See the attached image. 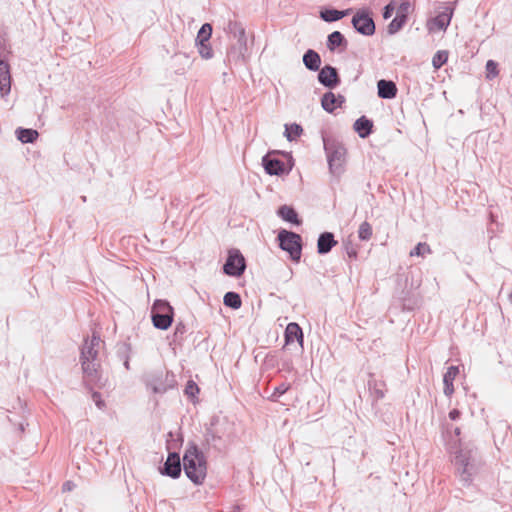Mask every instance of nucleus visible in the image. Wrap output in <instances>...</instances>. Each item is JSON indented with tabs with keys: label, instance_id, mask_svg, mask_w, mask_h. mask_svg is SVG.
<instances>
[{
	"label": "nucleus",
	"instance_id": "40",
	"mask_svg": "<svg viewBox=\"0 0 512 512\" xmlns=\"http://www.w3.org/2000/svg\"><path fill=\"white\" fill-rule=\"evenodd\" d=\"M199 392V388L197 384L193 381H188L186 387H185V393L189 397H194Z\"/></svg>",
	"mask_w": 512,
	"mask_h": 512
},
{
	"label": "nucleus",
	"instance_id": "17",
	"mask_svg": "<svg viewBox=\"0 0 512 512\" xmlns=\"http://www.w3.org/2000/svg\"><path fill=\"white\" fill-rule=\"evenodd\" d=\"M378 96L383 99H392L396 96L397 87L394 82L380 80L377 83Z\"/></svg>",
	"mask_w": 512,
	"mask_h": 512
},
{
	"label": "nucleus",
	"instance_id": "13",
	"mask_svg": "<svg viewBox=\"0 0 512 512\" xmlns=\"http://www.w3.org/2000/svg\"><path fill=\"white\" fill-rule=\"evenodd\" d=\"M318 80L326 87H335L338 83V74L336 69L331 66L323 67L318 74Z\"/></svg>",
	"mask_w": 512,
	"mask_h": 512
},
{
	"label": "nucleus",
	"instance_id": "42",
	"mask_svg": "<svg viewBox=\"0 0 512 512\" xmlns=\"http://www.w3.org/2000/svg\"><path fill=\"white\" fill-rule=\"evenodd\" d=\"M92 398H93V401L95 402V405L99 408V409H103L104 406H105V403L104 401L101 399V395L97 392L93 393L92 395Z\"/></svg>",
	"mask_w": 512,
	"mask_h": 512
},
{
	"label": "nucleus",
	"instance_id": "30",
	"mask_svg": "<svg viewBox=\"0 0 512 512\" xmlns=\"http://www.w3.org/2000/svg\"><path fill=\"white\" fill-rule=\"evenodd\" d=\"M223 302L226 306L231 307L233 309H239L242 304L239 294L235 292H227L224 295Z\"/></svg>",
	"mask_w": 512,
	"mask_h": 512
},
{
	"label": "nucleus",
	"instance_id": "38",
	"mask_svg": "<svg viewBox=\"0 0 512 512\" xmlns=\"http://www.w3.org/2000/svg\"><path fill=\"white\" fill-rule=\"evenodd\" d=\"M431 253V249L426 243H418L417 246L410 252V256H425Z\"/></svg>",
	"mask_w": 512,
	"mask_h": 512
},
{
	"label": "nucleus",
	"instance_id": "16",
	"mask_svg": "<svg viewBox=\"0 0 512 512\" xmlns=\"http://www.w3.org/2000/svg\"><path fill=\"white\" fill-rule=\"evenodd\" d=\"M192 61L186 53H177L173 57V67L175 73L183 75L191 67Z\"/></svg>",
	"mask_w": 512,
	"mask_h": 512
},
{
	"label": "nucleus",
	"instance_id": "39",
	"mask_svg": "<svg viewBox=\"0 0 512 512\" xmlns=\"http://www.w3.org/2000/svg\"><path fill=\"white\" fill-rule=\"evenodd\" d=\"M498 75L497 63L493 60H488L486 63V77L492 79Z\"/></svg>",
	"mask_w": 512,
	"mask_h": 512
},
{
	"label": "nucleus",
	"instance_id": "1",
	"mask_svg": "<svg viewBox=\"0 0 512 512\" xmlns=\"http://www.w3.org/2000/svg\"><path fill=\"white\" fill-rule=\"evenodd\" d=\"M182 463L189 480L196 485L203 484L207 475V458L197 445L193 443L187 445Z\"/></svg>",
	"mask_w": 512,
	"mask_h": 512
},
{
	"label": "nucleus",
	"instance_id": "33",
	"mask_svg": "<svg viewBox=\"0 0 512 512\" xmlns=\"http://www.w3.org/2000/svg\"><path fill=\"white\" fill-rule=\"evenodd\" d=\"M303 132V129L300 125L298 124H291V125H285V137L289 140V141H293L295 140L297 137H299Z\"/></svg>",
	"mask_w": 512,
	"mask_h": 512
},
{
	"label": "nucleus",
	"instance_id": "27",
	"mask_svg": "<svg viewBox=\"0 0 512 512\" xmlns=\"http://www.w3.org/2000/svg\"><path fill=\"white\" fill-rule=\"evenodd\" d=\"M211 35L212 26L209 23L203 24L197 33L195 44L209 43Z\"/></svg>",
	"mask_w": 512,
	"mask_h": 512
},
{
	"label": "nucleus",
	"instance_id": "12",
	"mask_svg": "<svg viewBox=\"0 0 512 512\" xmlns=\"http://www.w3.org/2000/svg\"><path fill=\"white\" fill-rule=\"evenodd\" d=\"M451 12H442L435 18L430 20L427 24V28L430 32L444 31L449 26L451 21Z\"/></svg>",
	"mask_w": 512,
	"mask_h": 512
},
{
	"label": "nucleus",
	"instance_id": "8",
	"mask_svg": "<svg viewBox=\"0 0 512 512\" xmlns=\"http://www.w3.org/2000/svg\"><path fill=\"white\" fill-rule=\"evenodd\" d=\"M352 24L354 28L363 35H372L375 31L372 18L364 12H357L353 16Z\"/></svg>",
	"mask_w": 512,
	"mask_h": 512
},
{
	"label": "nucleus",
	"instance_id": "43",
	"mask_svg": "<svg viewBox=\"0 0 512 512\" xmlns=\"http://www.w3.org/2000/svg\"><path fill=\"white\" fill-rule=\"evenodd\" d=\"M288 388L289 387L287 385L281 384V385H279L278 387L275 388V391H274L273 395L280 396V395L284 394L288 390Z\"/></svg>",
	"mask_w": 512,
	"mask_h": 512
},
{
	"label": "nucleus",
	"instance_id": "22",
	"mask_svg": "<svg viewBox=\"0 0 512 512\" xmlns=\"http://www.w3.org/2000/svg\"><path fill=\"white\" fill-rule=\"evenodd\" d=\"M173 321V314H152L153 325L161 330H167Z\"/></svg>",
	"mask_w": 512,
	"mask_h": 512
},
{
	"label": "nucleus",
	"instance_id": "11",
	"mask_svg": "<svg viewBox=\"0 0 512 512\" xmlns=\"http://www.w3.org/2000/svg\"><path fill=\"white\" fill-rule=\"evenodd\" d=\"M295 340L298 342L299 348L302 350L304 341L302 329L297 323L291 322L285 329V344L290 345Z\"/></svg>",
	"mask_w": 512,
	"mask_h": 512
},
{
	"label": "nucleus",
	"instance_id": "4",
	"mask_svg": "<svg viewBox=\"0 0 512 512\" xmlns=\"http://www.w3.org/2000/svg\"><path fill=\"white\" fill-rule=\"evenodd\" d=\"M324 148L327 153L329 169L332 174L339 176L343 172L346 149L337 143H328L324 140Z\"/></svg>",
	"mask_w": 512,
	"mask_h": 512
},
{
	"label": "nucleus",
	"instance_id": "28",
	"mask_svg": "<svg viewBox=\"0 0 512 512\" xmlns=\"http://www.w3.org/2000/svg\"><path fill=\"white\" fill-rule=\"evenodd\" d=\"M396 9V16L407 21V17L413 11L414 5L410 0H402L400 4L396 6Z\"/></svg>",
	"mask_w": 512,
	"mask_h": 512
},
{
	"label": "nucleus",
	"instance_id": "9",
	"mask_svg": "<svg viewBox=\"0 0 512 512\" xmlns=\"http://www.w3.org/2000/svg\"><path fill=\"white\" fill-rule=\"evenodd\" d=\"M11 91V74L9 64L0 60V97L6 98Z\"/></svg>",
	"mask_w": 512,
	"mask_h": 512
},
{
	"label": "nucleus",
	"instance_id": "2",
	"mask_svg": "<svg viewBox=\"0 0 512 512\" xmlns=\"http://www.w3.org/2000/svg\"><path fill=\"white\" fill-rule=\"evenodd\" d=\"M101 340L98 336L93 335L90 339H87L81 349V365L82 370L89 381H94L97 377L99 368V362L97 355L100 349Z\"/></svg>",
	"mask_w": 512,
	"mask_h": 512
},
{
	"label": "nucleus",
	"instance_id": "14",
	"mask_svg": "<svg viewBox=\"0 0 512 512\" xmlns=\"http://www.w3.org/2000/svg\"><path fill=\"white\" fill-rule=\"evenodd\" d=\"M247 52V42H236L228 51V58L229 60L235 62H245L247 58Z\"/></svg>",
	"mask_w": 512,
	"mask_h": 512
},
{
	"label": "nucleus",
	"instance_id": "34",
	"mask_svg": "<svg viewBox=\"0 0 512 512\" xmlns=\"http://www.w3.org/2000/svg\"><path fill=\"white\" fill-rule=\"evenodd\" d=\"M372 236V227L371 225L364 221L360 224L358 229V237L360 240L366 241L369 240Z\"/></svg>",
	"mask_w": 512,
	"mask_h": 512
},
{
	"label": "nucleus",
	"instance_id": "37",
	"mask_svg": "<svg viewBox=\"0 0 512 512\" xmlns=\"http://www.w3.org/2000/svg\"><path fill=\"white\" fill-rule=\"evenodd\" d=\"M406 20L401 17L395 16V18L388 25L387 31L389 34L397 33L405 25Z\"/></svg>",
	"mask_w": 512,
	"mask_h": 512
},
{
	"label": "nucleus",
	"instance_id": "32",
	"mask_svg": "<svg viewBox=\"0 0 512 512\" xmlns=\"http://www.w3.org/2000/svg\"><path fill=\"white\" fill-rule=\"evenodd\" d=\"M321 103L324 110L333 112L336 108L337 98L332 92H328L322 97Z\"/></svg>",
	"mask_w": 512,
	"mask_h": 512
},
{
	"label": "nucleus",
	"instance_id": "46",
	"mask_svg": "<svg viewBox=\"0 0 512 512\" xmlns=\"http://www.w3.org/2000/svg\"><path fill=\"white\" fill-rule=\"evenodd\" d=\"M455 433H456V435H459V434H460V429H459V428H456V429H455Z\"/></svg>",
	"mask_w": 512,
	"mask_h": 512
},
{
	"label": "nucleus",
	"instance_id": "41",
	"mask_svg": "<svg viewBox=\"0 0 512 512\" xmlns=\"http://www.w3.org/2000/svg\"><path fill=\"white\" fill-rule=\"evenodd\" d=\"M395 9H396V2L394 0H392L384 8V12H383L384 19H389L392 16Z\"/></svg>",
	"mask_w": 512,
	"mask_h": 512
},
{
	"label": "nucleus",
	"instance_id": "26",
	"mask_svg": "<svg viewBox=\"0 0 512 512\" xmlns=\"http://www.w3.org/2000/svg\"><path fill=\"white\" fill-rule=\"evenodd\" d=\"M346 44L344 36L339 31L332 32L327 39V48L334 51L337 47Z\"/></svg>",
	"mask_w": 512,
	"mask_h": 512
},
{
	"label": "nucleus",
	"instance_id": "31",
	"mask_svg": "<svg viewBox=\"0 0 512 512\" xmlns=\"http://www.w3.org/2000/svg\"><path fill=\"white\" fill-rule=\"evenodd\" d=\"M199 56L204 60H210L214 56V51L210 43L195 44Z\"/></svg>",
	"mask_w": 512,
	"mask_h": 512
},
{
	"label": "nucleus",
	"instance_id": "6",
	"mask_svg": "<svg viewBox=\"0 0 512 512\" xmlns=\"http://www.w3.org/2000/svg\"><path fill=\"white\" fill-rule=\"evenodd\" d=\"M176 384L173 374L168 372H159L152 374L147 379V386L153 393L162 394L173 388Z\"/></svg>",
	"mask_w": 512,
	"mask_h": 512
},
{
	"label": "nucleus",
	"instance_id": "35",
	"mask_svg": "<svg viewBox=\"0 0 512 512\" xmlns=\"http://www.w3.org/2000/svg\"><path fill=\"white\" fill-rule=\"evenodd\" d=\"M231 32L233 37L236 39V42H247V37L245 33V29L240 24H233L231 27Z\"/></svg>",
	"mask_w": 512,
	"mask_h": 512
},
{
	"label": "nucleus",
	"instance_id": "23",
	"mask_svg": "<svg viewBox=\"0 0 512 512\" xmlns=\"http://www.w3.org/2000/svg\"><path fill=\"white\" fill-rule=\"evenodd\" d=\"M349 11L350 10L339 11L335 9H325L320 12V17L326 22H334L347 16Z\"/></svg>",
	"mask_w": 512,
	"mask_h": 512
},
{
	"label": "nucleus",
	"instance_id": "29",
	"mask_svg": "<svg viewBox=\"0 0 512 512\" xmlns=\"http://www.w3.org/2000/svg\"><path fill=\"white\" fill-rule=\"evenodd\" d=\"M152 314H173V308L165 300H156L152 307Z\"/></svg>",
	"mask_w": 512,
	"mask_h": 512
},
{
	"label": "nucleus",
	"instance_id": "7",
	"mask_svg": "<svg viewBox=\"0 0 512 512\" xmlns=\"http://www.w3.org/2000/svg\"><path fill=\"white\" fill-rule=\"evenodd\" d=\"M245 268V259L239 250H230L226 263L223 267L225 274L239 277L243 274Z\"/></svg>",
	"mask_w": 512,
	"mask_h": 512
},
{
	"label": "nucleus",
	"instance_id": "21",
	"mask_svg": "<svg viewBox=\"0 0 512 512\" xmlns=\"http://www.w3.org/2000/svg\"><path fill=\"white\" fill-rule=\"evenodd\" d=\"M372 126V122L364 116L357 119L354 123V129L361 138H365L371 133Z\"/></svg>",
	"mask_w": 512,
	"mask_h": 512
},
{
	"label": "nucleus",
	"instance_id": "44",
	"mask_svg": "<svg viewBox=\"0 0 512 512\" xmlns=\"http://www.w3.org/2000/svg\"><path fill=\"white\" fill-rule=\"evenodd\" d=\"M459 415H460V412L458 410H456V409H453L452 411L449 412V418L451 420L458 419Z\"/></svg>",
	"mask_w": 512,
	"mask_h": 512
},
{
	"label": "nucleus",
	"instance_id": "10",
	"mask_svg": "<svg viewBox=\"0 0 512 512\" xmlns=\"http://www.w3.org/2000/svg\"><path fill=\"white\" fill-rule=\"evenodd\" d=\"M262 163L266 173L269 175L280 176L289 172L282 161L272 159L268 155L263 157Z\"/></svg>",
	"mask_w": 512,
	"mask_h": 512
},
{
	"label": "nucleus",
	"instance_id": "20",
	"mask_svg": "<svg viewBox=\"0 0 512 512\" xmlns=\"http://www.w3.org/2000/svg\"><path fill=\"white\" fill-rule=\"evenodd\" d=\"M303 63L307 69L317 71L321 64L320 56L314 50H308L303 56Z\"/></svg>",
	"mask_w": 512,
	"mask_h": 512
},
{
	"label": "nucleus",
	"instance_id": "45",
	"mask_svg": "<svg viewBox=\"0 0 512 512\" xmlns=\"http://www.w3.org/2000/svg\"><path fill=\"white\" fill-rule=\"evenodd\" d=\"M71 489H72V483L71 482L64 483V485H63V490L64 491H70Z\"/></svg>",
	"mask_w": 512,
	"mask_h": 512
},
{
	"label": "nucleus",
	"instance_id": "18",
	"mask_svg": "<svg viewBox=\"0 0 512 512\" xmlns=\"http://www.w3.org/2000/svg\"><path fill=\"white\" fill-rule=\"evenodd\" d=\"M459 374V368L457 366H450L443 377L444 394L451 396L454 393L453 382Z\"/></svg>",
	"mask_w": 512,
	"mask_h": 512
},
{
	"label": "nucleus",
	"instance_id": "36",
	"mask_svg": "<svg viewBox=\"0 0 512 512\" xmlns=\"http://www.w3.org/2000/svg\"><path fill=\"white\" fill-rule=\"evenodd\" d=\"M448 60L447 51L441 50L438 51L432 59V65L435 69H439L442 65H444Z\"/></svg>",
	"mask_w": 512,
	"mask_h": 512
},
{
	"label": "nucleus",
	"instance_id": "25",
	"mask_svg": "<svg viewBox=\"0 0 512 512\" xmlns=\"http://www.w3.org/2000/svg\"><path fill=\"white\" fill-rule=\"evenodd\" d=\"M278 215L285 221H288V222H291V223H294L297 225L299 224L297 213L290 206H287V205L281 206L278 210Z\"/></svg>",
	"mask_w": 512,
	"mask_h": 512
},
{
	"label": "nucleus",
	"instance_id": "24",
	"mask_svg": "<svg viewBox=\"0 0 512 512\" xmlns=\"http://www.w3.org/2000/svg\"><path fill=\"white\" fill-rule=\"evenodd\" d=\"M16 136L22 143H33L38 137V132L34 129L19 128L16 130Z\"/></svg>",
	"mask_w": 512,
	"mask_h": 512
},
{
	"label": "nucleus",
	"instance_id": "47",
	"mask_svg": "<svg viewBox=\"0 0 512 512\" xmlns=\"http://www.w3.org/2000/svg\"><path fill=\"white\" fill-rule=\"evenodd\" d=\"M510 298L512 299V294L510 295Z\"/></svg>",
	"mask_w": 512,
	"mask_h": 512
},
{
	"label": "nucleus",
	"instance_id": "3",
	"mask_svg": "<svg viewBox=\"0 0 512 512\" xmlns=\"http://www.w3.org/2000/svg\"><path fill=\"white\" fill-rule=\"evenodd\" d=\"M453 463L459 474L460 480L465 483H471L473 477L478 472V462L473 450L467 446L460 447L455 452Z\"/></svg>",
	"mask_w": 512,
	"mask_h": 512
},
{
	"label": "nucleus",
	"instance_id": "5",
	"mask_svg": "<svg viewBox=\"0 0 512 512\" xmlns=\"http://www.w3.org/2000/svg\"><path fill=\"white\" fill-rule=\"evenodd\" d=\"M278 240L280 247L287 251L292 260L299 261L301 257V237L294 233L286 230H282L278 234Z\"/></svg>",
	"mask_w": 512,
	"mask_h": 512
},
{
	"label": "nucleus",
	"instance_id": "19",
	"mask_svg": "<svg viewBox=\"0 0 512 512\" xmlns=\"http://www.w3.org/2000/svg\"><path fill=\"white\" fill-rule=\"evenodd\" d=\"M337 242L334 240V236L330 232L321 234L318 238L317 249L319 254L328 253Z\"/></svg>",
	"mask_w": 512,
	"mask_h": 512
},
{
	"label": "nucleus",
	"instance_id": "15",
	"mask_svg": "<svg viewBox=\"0 0 512 512\" xmlns=\"http://www.w3.org/2000/svg\"><path fill=\"white\" fill-rule=\"evenodd\" d=\"M165 473L173 478H176L181 473V462L180 457L176 453L169 454L165 466Z\"/></svg>",
	"mask_w": 512,
	"mask_h": 512
}]
</instances>
